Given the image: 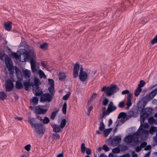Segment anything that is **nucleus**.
<instances>
[{"label": "nucleus", "mask_w": 157, "mask_h": 157, "mask_svg": "<svg viewBox=\"0 0 157 157\" xmlns=\"http://www.w3.org/2000/svg\"><path fill=\"white\" fill-rule=\"evenodd\" d=\"M119 90L116 85H111L110 87L104 86L102 88L101 91H104L106 95L110 96Z\"/></svg>", "instance_id": "nucleus-1"}, {"label": "nucleus", "mask_w": 157, "mask_h": 157, "mask_svg": "<svg viewBox=\"0 0 157 157\" xmlns=\"http://www.w3.org/2000/svg\"><path fill=\"white\" fill-rule=\"evenodd\" d=\"M92 72L88 69L83 71L82 67L80 68L79 74L78 75L79 79L82 82H85L88 80V78L90 75H91Z\"/></svg>", "instance_id": "nucleus-2"}, {"label": "nucleus", "mask_w": 157, "mask_h": 157, "mask_svg": "<svg viewBox=\"0 0 157 157\" xmlns=\"http://www.w3.org/2000/svg\"><path fill=\"white\" fill-rule=\"evenodd\" d=\"M152 111V110L151 109L145 108L142 110L140 114L141 124L144 123L145 120L150 115Z\"/></svg>", "instance_id": "nucleus-3"}, {"label": "nucleus", "mask_w": 157, "mask_h": 157, "mask_svg": "<svg viewBox=\"0 0 157 157\" xmlns=\"http://www.w3.org/2000/svg\"><path fill=\"white\" fill-rule=\"evenodd\" d=\"M0 59L3 61H5L6 65L9 71L13 69L11 60L8 56L5 54L0 53Z\"/></svg>", "instance_id": "nucleus-4"}, {"label": "nucleus", "mask_w": 157, "mask_h": 157, "mask_svg": "<svg viewBox=\"0 0 157 157\" xmlns=\"http://www.w3.org/2000/svg\"><path fill=\"white\" fill-rule=\"evenodd\" d=\"M144 124L142 123V124H140V126L136 133L138 138L140 136H146L148 135L149 133L148 131L144 129Z\"/></svg>", "instance_id": "nucleus-5"}, {"label": "nucleus", "mask_w": 157, "mask_h": 157, "mask_svg": "<svg viewBox=\"0 0 157 157\" xmlns=\"http://www.w3.org/2000/svg\"><path fill=\"white\" fill-rule=\"evenodd\" d=\"M124 141L127 143H130L131 142H134L135 144H137L138 142V138L135 133L132 136H129L125 137L124 139Z\"/></svg>", "instance_id": "nucleus-6"}, {"label": "nucleus", "mask_w": 157, "mask_h": 157, "mask_svg": "<svg viewBox=\"0 0 157 157\" xmlns=\"http://www.w3.org/2000/svg\"><path fill=\"white\" fill-rule=\"evenodd\" d=\"M33 127L35 128L36 133L38 135H42L45 131V128L42 124L36 123Z\"/></svg>", "instance_id": "nucleus-7"}, {"label": "nucleus", "mask_w": 157, "mask_h": 157, "mask_svg": "<svg viewBox=\"0 0 157 157\" xmlns=\"http://www.w3.org/2000/svg\"><path fill=\"white\" fill-rule=\"evenodd\" d=\"M52 97L49 93H45L41 95L40 98V101L44 102H50L52 101Z\"/></svg>", "instance_id": "nucleus-8"}, {"label": "nucleus", "mask_w": 157, "mask_h": 157, "mask_svg": "<svg viewBox=\"0 0 157 157\" xmlns=\"http://www.w3.org/2000/svg\"><path fill=\"white\" fill-rule=\"evenodd\" d=\"M14 87L13 82L10 80H7L5 83V88L6 91H12Z\"/></svg>", "instance_id": "nucleus-9"}, {"label": "nucleus", "mask_w": 157, "mask_h": 157, "mask_svg": "<svg viewBox=\"0 0 157 157\" xmlns=\"http://www.w3.org/2000/svg\"><path fill=\"white\" fill-rule=\"evenodd\" d=\"M30 64L33 72L38 73L39 70V67L38 66L36 65V61L33 59H32L30 61Z\"/></svg>", "instance_id": "nucleus-10"}, {"label": "nucleus", "mask_w": 157, "mask_h": 157, "mask_svg": "<svg viewBox=\"0 0 157 157\" xmlns=\"http://www.w3.org/2000/svg\"><path fill=\"white\" fill-rule=\"evenodd\" d=\"M29 58V52L27 51L24 52L23 53L21 54L19 56L20 61L23 62L26 61L28 60Z\"/></svg>", "instance_id": "nucleus-11"}, {"label": "nucleus", "mask_w": 157, "mask_h": 157, "mask_svg": "<svg viewBox=\"0 0 157 157\" xmlns=\"http://www.w3.org/2000/svg\"><path fill=\"white\" fill-rule=\"evenodd\" d=\"M33 109L36 113L43 114H45L48 110L47 109H44L39 106L34 108Z\"/></svg>", "instance_id": "nucleus-12"}, {"label": "nucleus", "mask_w": 157, "mask_h": 157, "mask_svg": "<svg viewBox=\"0 0 157 157\" xmlns=\"http://www.w3.org/2000/svg\"><path fill=\"white\" fill-rule=\"evenodd\" d=\"M79 68V64L78 63H76L73 68V76L74 78H76L78 76Z\"/></svg>", "instance_id": "nucleus-13"}, {"label": "nucleus", "mask_w": 157, "mask_h": 157, "mask_svg": "<svg viewBox=\"0 0 157 157\" xmlns=\"http://www.w3.org/2000/svg\"><path fill=\"white\" fill-rule=\"evenodd\" d=\"M116 107L113 105V103L112 102H110L108 105L106 112L109 114L111 112L116 110Z\"/></svg>", "instance_id": "nucleus-14"}, {"label": "nucleus", "mask_w": 157, "mask_h": 157, "mask_svg": "<svg viewBox=\"0 0 157 157\" xmlns=\"http://www.w3.org/2000/svg\"><path fill=\"white\" fill-rule=\"evenodd\" d=\"M121 141V138L119 136L115 137L113 139L111 142V144L113 146H117L118 144H119Z\"/></svg>", "instance_id": "nucleus-15"}, {"label": "nucleus", "mask_w": 157, "mask_h": 157, "mask_svg": "<svg viewBox=\"0 0 157 157\" xmlns=\"http://www.w3.org/2000/svg\"><path fill=\"white\" fill-rule=\"evenodd\" d=\"M81 150L82 153H84L86 151V154L88 155H90L91 152L90 149L89 148H86L84 143H82L81 144Z\"/></svg>", "instance_id": "nucleus-16"}, {"label": "nucleus", "mask_w": 157, "mask_h": 157, "mask_svg": "<svg viewBox=\"0 0 157 157\" xmlns=\"http://www.w3.org/2000/svg\"><path fill=\"white\" fill-rule=\"evenodd\" d=\"M51 125L53 128V131L55 132H61L62 130L60 125L56 124H51Z\"/></svg>", "instance_id": "nucleus-17"}, {"label": "nucleus", "mask_w": 157, "mask_h": 157, "mask_svg": "<svg viewBox=\"0 0 157 157\" xmlns=\"http://www.w3.org/2000/svg\"><path fill=\"white\" fill-rule=\"evenodd\" d=\"M12 22L11 21L5 22L4 23L5 29L7 31L10 30L12 28Z\"/></svg>", "instance_id": "nucleus-18"}, {"label": "nucleus", "mask_w": 157, "mask_h": 157, "mask_svg": "<svg viewBox=\"0 0 157 157\" xmlns=\"http://www.w3.org/2000/svg\"><path fill=\"white\" fill-rule=\"evenodd\" d=\"M24 85L25 87V90H28L30 86H33V82L30 83V81L28 80L24 82Z\"/></svg>", "instance_id": "nucleus-19"}, {"label": "nucleus", "mask_w": 157, "mask_h": 157, "mask_svg": "<svg viewBox=\"0 0 157 157\" xmlns=\"http://www.w3.org/2000/svg\"><path fill=\"white\" fill-rule=\"evenodd\" d=\"M24 76L25 78H29L30 77L31 71L29 70L25 69L23 70L22 71Z\"/></svg>", "instance_id": "nucleus-20"}, {"label": "nucleus", "mask_w": 157, "mask_h": 157, "mask_svg": "<svg viewBox=\"0 0 157 157\" xmlns=\"http://www.w3.org/2000/svg\"><path fill=\"white\" fill-rule=\"evenodd\" d=\"M157 93V89H156L151 91L149 94L148 96V98L149 99H152L155 96Z\"/></svg>", "instance_id": "nucleus-21"}, {"label": "nucleus", "mask_w": 157, "mask_h": 157, "mask_svg": "<svg viewBox=\"0 0 157 157\" xmlns=\"http://www.w3.org/2000/svg\"><path fill=\"white\" fill-rule=\"evenodd\" d=\"M43 92L38 86L36 87L35 92L34 94L36 96H39L42 95Z\"/></svg>", "instance_id": "nucleus-22"}, {"label": "nucleus", "mask_w": 157, "mask_h": 157, "mask_svg": "<svg viewBox=\"0 0 157 157\" xmlns=\"http://www.w3.org/2000/svg\"><path fill=\"white\" fill-rule=\"evenodd\" d=\"M33 86H35L36 87L38 86L39 85L41 84L40 82L39 79L35 77L34 78V81L33 82Z\"/></svg>", "instance_id": "nucleus-23"}, {"label": "nucleus", "mask_w": 157, "mask_h": 157, "mask_svg": "<svg viewBox=\"0 0 157 157\" xmlns=\"http://www.w3.org/2000/svg\"><path fill=\"white\" fill-rule=\"evenodd\" d=\"M48 44L47 43H44L41 44L40 45V47L42 49L46 50L48 49Z\"/></svg>", "instance_id": "nucleus-24"}, {"label": "nucleus", "mask_w": 157, "mask_h": 157, "mask_svg": "<svg viewBox=\"0 0 157 157\" xmlns=\"http://www.w3.org/2000/svg\"><path fill=\"white\" fill-rule=\"evenodd\" d=\"M27 51L29 52V56H30L32 57V58L33 59L36 57L35 52L33 50H29Z\"/></svg>", "instance_id": "nucleus-25"}, {"label": "nucleus", "mask_w": 157, "mask_h": 157, "mask_svg": "<svg viewBox=\"0 0 157 157\" xmlns=\"http://www.w3.org/2000/svg\"><path fill=\"white\" fill-rule=\"evenodd\" d=\"M7 95L3 91H0V99L3 101L6 99Z\"/></svg>", "instance_id": "nucleus-26"}, {"label": "nucleus", "mask_w": 157, "mask_h": 157, "mask_svg": "<svg viewBox=\"0 0 157 157\" xmlns=\"http://www.w3.org/2000/svg\"><path fill=\"white\" fill-rule=\"evenodd\" d=\"M30 101H31L33 105H36L38 103L39 99L36 97H34L32 99H30Z\"/></svg>", "instance_id": "nucleus-27"}, {"label": "nucleus", "mask_w": 157, "mask_h": 157, "mask_svg": "<svg viewBox=\"0 0 157 157\" xmlns=\"http://www.w3.org/2000/svg\"><path fill=\"white\" fill-rule=\"evenodd\" d=\"M23 87V85L21 82L17 81L16 82V87L17 89H21Z\"/></svg>", "instance_id": "nucleus-28"}, {"label": "nucleus", "mask_w": 157, "mask_h": 157, "mask_svg": "<svg viewBox=\"0 0 157 157\" xmlns=\"http://www.w3.org/2000/svg\"><path fill=\"white\" fill-rule=\"evenodd\" d=\"M141 91L142 89L137 87L134 92L135 95L136 97L138 96Z\"/></svg>", "instance_id": "nucleus-29"}, {"label": "nucleus", "mask_w": 157, "mask_h": 157, "mask_svg": "<svg viewBox=\"0 0 157 157\" xmlns=\"http://www.w3.org/2000/svg\"><path fill=\"white\" fill-rule=\"evenodd\" d=\"M157 131V128L154 127L153 126H151L149 130V133L152 135L153 134L154 132Z\"/></svg>", "instance_id": "nucleus-30"}, {"label": "nucleus", "mask_w": 157, "mask_h": 157, "mask_svg": "<svg viewBox=\"0 0 157 157\" xmlns=\"http://www.w3.org/2000/svg\"><path fill=\"white\" fill-rule=\"evenodd\" d=\"M35 118H29L28 120V122L30 124L31 126L34 127L36 123H34L33 122L35 121Z\"/></svg>", "instance_id": "nucleus-31"}, {"label": "nucleus", "mask_w": 157, "mask_h": 157, "mask_svg": "<svg viewBox=\"0 0 157 157\" xmlns=\"http://www.w3.org/2000/svg\"><path fill=\"white\" fill-rule=\"evenodd\" d=\"M39 75H40V77L41 78H46V76L45 75L44 73V72L41 70H39V71H38V73Z\"/></svg>", "instance_id": "nucleus-32"}, {"label": "nucleus", "mask_w": 157, "mask_h": 157, "mask_svg": "<svg viewBox=\"0 0 157 157\" xmlns=\"http://www.w3.org/2000/svg\"><path fill=\"white\" fill-rule=\"evenodd\" d=\"M59 79L62 80L65 79L66 76L65 74L63 73H59Z\"/></svg>", "instance_id": "nucleus-33"}, {"label": "nucleus", "mask_w": 157, "mask_h": 157, "mask_svg": "<svg viewBox=\"0 0 157 157\" xmlns=\"http://www.w3.org/2000/svg\"><path fill=\"white\" fill-rule=\"evenodd\" d=\"M112 128H110L105 129V130H104V132H103V133L104 134L105 136L106 137L107 136H108V135L109 134V133L110 132L112 131Z\"/></svg>", "instance_id": "nucleus-34"}, {"label": "nucleus", "mask_w": 157, "mask_h": 157, "mask_svg": "<svg viewBox=\"0 0 157 157\" xmlns=\"http://www.w3.org/2000/svg\"><path fill=\"white\" fill-rule=\"evenodd\" d=\"M66 120L65 119H63L60 123V126L61 129H63L65 126L66 124Z\"/></svg>", "instance_id": "nucleus-35"}, {"label": "nucleus", "mask_w": 157, "mask_h": 157, "mask_svg": "<svg viewBox=\"0 0 157 157\" xmlns=\"http://www.w3.org/2000/svg\"><path fill=\"white\" fill-rule=\"evenodd\" d=\"M58 111L57 110H56L55 111H54L51 114L50 118L52 120H54L55 119V118L56 116L57 113H58Z\"/></svg>", "instance_id": "nucleus-36"}, {"label": "nucleus", "mask_w": 157, "mask_h": 157, "mask_svg": "<svg viewBox=\"0 0 157 157\" xmlns=\"http://www.w3.org/2000/svg\"><path fill=\"white\" fill-rule=\"evenodd\" d=\"M67 104L66 103H64L63 105L62 111L64 114H66V113Z\"/></svg>", "instance_id": "nucleus-37"}, {"label": "nucleus", "mask_w": 157, "mask_h": 157, "mask_svg": "<svg viewBox=\"0 0 157 157\" xmlns=\"http://www.w3.org/2000/svg\"><path fill=\"white\" fill-rule=\"evenodd\" d=\"M105 125L103 124V122L102 121L101 122L100 124V126L99 128V130L101 131H103L105 128Z\"/></svg>", "instance_id": "nucleus-38"}, {"label": "nucleus", "mask_w": 157, "mask_h": 157, "mask_svg": "<svg viewBox=\"0 0 157 157\" xmlns=\"http://www.w3.org/2000/svg\"><path fill=\"white\" fill-rule=\"evenodd\" d=\"M125 106L124 104V101H122L120 102L118 105V106L121 108H123Z\"/></svg>", "instance_id": "nucleus-39"}, {"label": "nucleus", "mask_w": 157, "mask_h": 157, "mask_svg": "<svg viewBox=\"0 0 157 157\" xmlns=\"http://www.w3.org/2000/svg\"><path fill=\"white\" fill-rule=\"evenodd\" d=\"M59 135L56 133L53 134L52 135V138L54 140H57L59 139Z\"/></svg>", "instance_id": "nucleus-40"}, {"label": "nucleus", "mask_w": 157, "mask_h": 157, "mask_svg": "<svg viewBox=\"0 0 157 157\" xmlns=\"http://www.w3.org/2000/svg\"><path fill=\"white\" fill-rule=\"evenodd\" d=\"M145 82L143 80H141L140 81V83L139 85L137 87H138L140 88H141V87H143L145 84Z\"/></svg>", "instance_id": "nucleus-41"}, {"label": "nucleus", "mask_w": 157, "mask_h": 157, "mask_svg": "<svg viewBox=\"0 0 157 157\" xmlns=\"http://www.w3.org/2000/svg\"><path fill=\"white\" fill-rule=\"evenodd\" d=\"M131 99H127V101L126 102V105L127 106L128 108L130 106H131L132 104L131 103Z\"/></svg>", "instance_id": "nucleus-42"}, {"label": "nucleus", "mask_w": 157, "mask_h": 157, "mask_svg": "<svg viewBox=\"0 0 157 157\" xmlns=\"http://www.w3.org/2000/svg\"><path fill=\"white\" fill-rule=\"evenodd\" d=\"M50 122V120L49 118L47 117H44L43 120V122L44 124H47Z\"/></svg>", "instance_id": "nucleus-43"}, {"label": "nucleus", "mask_w": 157, "mask_h": 157, "mask_svg": "<svg viewBox=\"0 0 157 157\" xmlns=\"http://www.w3.org/2000/svg\"><path fill=\"white\" fill-rule=\"evenodd\" d=\"M49 92L52 94H53L54 93V86H51L48 88Z\"/></svg>", "instance_id": "nucleus-44"}, {"label": "nucleus", "mask_w": 157, "mask_h": 157, "mask_svg": "<svg viewBox=\"0 0 157 157\" xmlns=\"http://www.w3.org/2000/svg\"><path fill=\"white\" fill-rule=\"evenodd\" d=\"M112 152L114 154L118 153L120 152V150L118 148H115L113 150Z\"/></svg>", "instance_id": "nucleus-45"}, {"label": "nucleus", "mask_w": 157, "mask_h": 157, "mask_svg": "<svg viewBox=\"0 0 157 157\" xmlns=\"http://www.w3.org/2000/svg\"><path fill=\"white\" fill-rule=\"evenodd\" d=\"M156 43H157V34L151 41V43L152 44H153Z\"/></svg>", "instance_id": "nucleus-46"}, {"label": "nucleus", "mask_w": 157, "mask_h": 157, "mask_svg": "<svg viewBox=\"0 0 157 157\" xmlns=\"http://www.w3.org/2000/svg\"><path fill=\"white\" fill-rule=\"evenodd\" d=\"M155 120L153 117H151L149 118L148 119V122L151 124H152L155 123Z\"/></svg>", "instance_id": "nucleus-47"}, {"label": "nucleus", "mask_w": 157, "mask_h": 157, "mask_svg": "<svg viewBox=\"0 0 157 157\" xmlns=\"http://www.w3.org/2000/svg\"><path fill=\"white\" fill-rule=\"evenodd\" d=\"M102 149L106 152L108 151L109 150V148L106 144L103 145L102 147Z\"/></svg>", "instance_id": "nucleus-48"}, {"label": "nucleus", "mask_w": 157, "mask_h": 157, "mask_svg": "<svg viewBox=\"0 0 157 157\" xmlns=\"http://www.w3.org/2000/svg\"><path fill=\"white\" fill-rule=\"evenodd\" d=\"M31 147V146L30 144H28L25 147L24 149L27 151H29L30 150Z\"/></svg>", "instance_id": "nucleus-49"}, {"label": "nucleus", "mask_w": 157, "mask_h": 157, "mask_svg": "<svg viewBox=\"0 0 157 157\" xmlns=\"http://www.w3.org/2000/svg\"><path fill=\"white\" fill-rule=\"evenodd\" d=\"M70 95V93H68L63 97V99L64 100H67L69 98Z\"/></svg>", "instance_id": "nucleus-50"}, {"label": "nucleus", "mask_w": 157, "mask_h": 157, "mask_svg": "<svg viewBox=\"0 0 157 157\" xmlns=\"http://www.w3.org/2000/svg\"><path fill=\"white\" fill-rule=\"evenodd\" d=\"M48 81L49 84L51 86H54V82L52 79H48Z\"/></svg>", "instance_id": "nucleus-51"}, {"label": "nucleus", "mask_w": 157, "mask_h": 157, "mask_svg": "<svg viewBox=\"0 0 157 157\" xmlns=\"http://www.w3.org/2000/svg\"><path fill=\"white\" fill-rule=\"evenodd\" d=\"M109 115V114L106 112V111H103V112H102V115L101 116V118H103L105 115Z\"/></svg>", "instance_id": "nucleus-52"}, {"label": "nucleus", "mask_w": 157, "mask_h": 157, "mask_svg": "<svg viewBox=\"0 0 157 157\" xmlns=\"http://www.w3.org/2000/svg\"><path fill=\"white\" fill-rule=\"evenodd\" d=\"M109 100L105 98L102 102L103 104L104 105H106L108 103Z\"/></svg>", "instance_id": "nucleus-53"}, {"label": "nucleus", "mask_w": 157, "mask_h": 157, "mask_svg": "<svg viewBox=\"0 0 157 157\" xmlns=\"http://www.w3.org/2000/svg\"><path fill=\"white\" fill-rule=\"evenodd\" d=\"M122 117H125V114L123 112H122V113H120L119 114L118 117V118H121Z\"/></svg>", "instance_id": "nucleus-54"}, {"label": "nucleus", "mask_w": 157, "mask_h": 157, "mask_svg": "<svg viewBox=\"0 0 157 157\" xmlns=\"http://www.w3.org/2000/svg\"><path fill=\"white\" fill-rule=\"evenodd\" d=\"M12 55L13 56L14 58L16 59L19 58V56L18 55L17 53H13L12 54Z\"/></svg>", "instance_id": "nucleus-55"}, {"label": "nucleus", "mask_w": 157, "mask_h": 157, "mask_svg": "<svg viewBox=\"0 0 157 157\" xmlns=\"http://www.w3.org/2000/svg\"><path fill=\"white\" fill-rule=\"evenodd\" d=\"M132 93L129 92V93L128 94L127 99H130L132 100Z\"/></svg>", "instance_id": "nucleus-56"}, {"label": "nucleus", "mask_w": 157, "mask_h": 157, "mask_svg": "<svg viewBox=\"0 0 157 157\" xmlns=\"http://www.w3.org/2000/svg\"><path fill=\"white\" fill-rule=\"evenodd\" d=\"M147 145V143L145 142H144L142 143L140 145V147L141 148H144Z\"/></svg>", "instance_id": "nucleus-57"}, {"label": "nucleus", "mask_w": 157, "mask_h": 157, "mask_svg": "<svg viewBox=\"0 0 157 157\" xmlns=\"http://www.w3.org/2000/svg\"><path fill=\"white\" fill-rule=\"evenodd\" d=\"M141 150V147L137 146L136 149V151L137 152H139Z\"/></svg>", "instance_id": "nucleus-58"}, {"label": "nucleus", "mask_w": 157, "mask_h": 157, "mask_svg": "<svg viewBox=\"0 0 157 157\" xmlns=\"http://www.w3.org/2000/svg\"><path fill=\"white\" fill-rule=\"evenodd\" d=\"M96 96H97V94H95V93L93 94L92 95V96L90 100L92 101L95 98H96Z\"/></svg>", "instance_id": "nucleus-59"}, {"label": "nucleus", "mask_w": 157, "mask_h": 157, "mask_svg": "<svg viewBox=\"0 0 157 157\" xmlns=\"http://www.w3.org/2000/svg\"><path fill=\"white\" fill-rule=\"evenodd\" d=\"M151 145H148L145 147L144 148V150L146 151L148 150L151 149Z\"/></svg>", "instance_id": "nucleus-60"}, {"label": "nucleus", "mask_w": 157, "mask_h": 157, "mask_svg": "<svg viewBox=\"0 0 157 157\" xmlns=\"http://www.w3.org/2000/svg\"><path fill=\"white\" fill-rule=\"evenodd\" d=\"M129 91L128 90H125L124 91H123L122 92V94L123 95H124L126 94H128L129 93Z\"/></svg>", "instance_id": "nucleus-61"}, {"label": "nucleus", "mask_w": 157, "mask_h": 157, "mask_svg": "<svg viewBox=\"0 0 157 157\" xmlns=\"http://www.w3.org/2000/svg\"><path fill=\"white\" fill-rule=\"evenodd\" d=\"M119 157H130V155L129 154H127L121 156Z\"/></svg>", "instance_id": "nucleus-62"}, {"label": "nucleus", "mask_w": 157, "mask_h": 157, "mask_svg": "<svg viewBox=\"0 0 157 157\" xmlns=\"http://www.w3.org/2000/svg\"><path fill=\"white\" fill-rule=\"evenodd\" d=\"M126 120L125 117H123L121 118L120 120V121L122 123H123L124 122H125Z\"/></svg>", "instance_id": "nucleus-63"}, {"label": "nucleus", "mask_w": 157, "mask_h": 157, "mask_svg": "<svg viewBox=\"0 0 157 157\" xmlns=\"http://www.w3.org/2000/svg\"><path fill=\"white\" fill-rule=\"evenodd\" d=\"M41 64L42 65V66L43 67H44L45 68H46L47 67V66L46 64H45L42 61L41 63Z\"/></svg>", "instance_id": "nucleus-64"}]
</instances>
